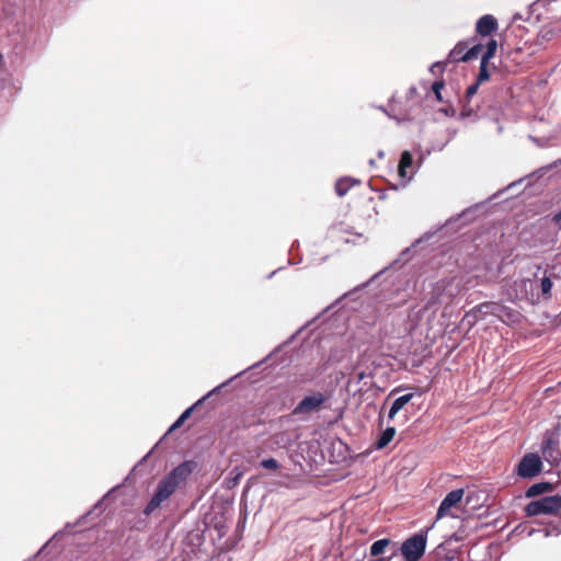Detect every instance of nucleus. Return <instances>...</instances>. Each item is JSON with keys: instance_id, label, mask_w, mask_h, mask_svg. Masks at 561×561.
Here are the masks:
<instances>
[{"instance_id": "nucleus-1", "label": "nucleus", "mask_w": 561, "mask_h": 561, "mask_svg": "<svg viewBox=\"0 0 561 561\" xmlns=\"http://www.w3.org/2000/svg\"><path fill=\"white\" fill-rule=\"evenodd\" d=\"M197 463L193 460H185L175 467L158 484L154 494L144 510L146 515H150L164 501H167L179 488L185 484L190 474L196 469Z\"/></svg>"}, {"instance_id": "nucleus-2", "label": "nucleus", "mask_w": 561, "mask_h": 561, "mask_svg": "<svg viewBox=\"0 0 561 561\" xmlns=\"http://www.w3.org/2000/svg\"><path fill=\"white\" fill-rule=\"evenodd\" d=\"M527 516L561 515V494L543 496L529 502L525 507Z\"/></svg>"}, {"instance_id": "nucleus-3", "label": "nucleus", "mask_w": 561, "mask_h": 561, "mask_svg": "<svg viewBox=\"0 0 561 561\" xmlns=\"http://www.w3.org/2000/svg\"><path fill=\"white\" fill-rule=\"evenodd\" d=\"M457 293L458 290L454 287L451 279H440L435 283L425 308L431 309L437 305H448L453 301Z\"/></svg>"}, {"instance_id": "nucleus-4", "label": "nucleus", "mask_w": 561, "mask_h": 561, "mask_svg": "<svg viewBox=\"0 0 561 561\" xmlns=\"http://www.w3.org/2000/svg\"><path fill=\"white\" fill-rule=\"evenodd\" d=\"M426 537L423 534H415L408 538L401 546V553L405 561H419L424 554Z\"/></svg>"}, {"instance_id": "nucleus-5", "label": "nucleus", "mask_w": 561, "mask_h": 561, "mask_svg": "<svg viewBox=\"0 0 561 561\" xmlns=\"http://www.w3.org/2000/svg\"><path fill=\"white\" fill-rule=\"evenodd\" d=\"M328 401V397L322 392H314L305 397L293 410V415H306L319 411Z\"/></svg>"}, {"instance_id": "nucleus-6", "label": "nucleus", "mask_w": 561, "mask_h": 561, "mask_svg": "<svg viewBox=\"0 0 561 561\" xmlns=\"http://www.w3.org/2000/svg\"><path fill=\"white\" fill-rule=\"evenodd\" d=\"M542 470V462L538 455L527 454L525 455L516 468V473L520 478H534L539 474Z\"/></svg>"}, {"instance_id": "nucleus-7", "label": "nucleus", "mask_w": 561, "mask_h": 561, "mask_svg": "<svg viewBox=\"0 0 561 561\" xmlns=\"http://www.w3.org/2000/svg\"><path fill=\"white\" fill-rule=\"evenodd\" d=\"M463 494L465 491L462 489L450 491L442 501L437 510L436 519H440L447 516L453 507H457L461 503Z\"/></svg>"}, {"instance_id": "nucleus-8", "label": "nucleus", "mask_w": 561, "mask_h": 561, "mask_svg": "<svg viewBox=\"0 0 561 561\" xmlns=\"http://www.w3.org/2000/svg\"><path fill=\"white\" fill-rule=\"evenodd\" d=\"M497 27V20L492 14H485L477 21L476 33L482 37H486L494 33Z\"/></svg>"}, {"instance_id": "nucleus-9", "label": "nucleus", "mask_w": 561, "mask_h": 561, "mask_svg": "<svg viewBox=\"0 0 561 561\" xmlns=\"http://www.w3.org/2000/svg\"><path fill=\"white\" fill-rule=\"evenodd\" d=\"M504 323H517L520 320V313L507 306L497 302L495 314Z\"/></svg>"}, {"instance_id": "nucleus-10", "label": "nucleus", "mask_w": 561, "mask_h": 561, "mask_svg": "<svg viewBox=\"0 0 561 561\" xmlns=\"http://www.w3.org/2000/svg\"><path fill=\"white\" fill-rule=\"evenodd\" d=\"M467 48V41L458 42L455 45V47L449 51L446 62H467V59H465Z\"/></svg>"}, {"instance_id": "nucleus-11", "label": "nucleus", "mask_w": 561, "mask_h": 561, "mask_svg": "<svg viewBox=\"0 0 561 561\" xmlns=\"http://www.w3.org/2000/svg\"><path fill=\"white\" fill-rule=\"evenodd\" d=\"M413 398V393H407L404 396H401L399 398H397L390 410H389V413H388V419L389 420H393L396 414L405 405L408 404Z\"/></svg>"}, {"instance_id": "nucleus-12", "label": "nucleus", "mask_w": 561, "mask_h": 561, "mask_svg": "<svg viewBox=\"0 0 561 561\" xmlns=\"http://www.w3.org/2000/svg\"><path fill=\"white\" fill-rule=\"evenodd\" d=\"M412 163H413V157H412L411 152L408 150L403 151L401 154L400 161H399V167H398L399 175L402 179L407 178L408 169H410L412 167Z\"/></svg>"}, {"instance_id": "nucleus-13", "label": "nucleus", "mask_w": 561, "mask_h": 561, "mask_svg": "<svg viewBox=\"0 0 561 561\" xmlns=\"http://www.w3.org/2000/svg\"><path fill=\"white\" fill-rule=\"evenodd\" d=\"M552 489H553V485L551 483L539 482V483H535L530 488H528L525 495H526V497H535V496H538L546 492H549Z\"/></svg>"}, {"instance_id": "nucleus-14", "label": "nucleus", "mask_w": 561, "mask_h": 561, "mask_svg": "<svg viewBox=\"0 0 561 561\" xmlns=\"http://www.w3.org/2000/svg\"><path fill=\"white\" fill-rule=\"evenodd\" d=\"M357 183H358V181L353 180L351 178L340 179L335 183V192L339 196H344L351 190V187Z\"/></svg>"}, {"instance_id": "nucleus-15", "label": "nucleus", "mask_w": 561, "mask_h": 561, "mask_svg": "<svg viewBox=\"0 0 561 561\" xmlns=\"http://www.w3.org/2000/svg\"><path fill=\"white\" fill-rule=\"evenodd\" d=\"M396 435V428L390 426V427H387L380 435V437L378 438L377 443H376V447L378 449H382L385 448L394 437Z\"/></svg>"}, {"instance_id": "nucleus-16", "label": "nucleus", "mask_w": 561, "mask_h": 561, "mask_svg": "<svg viewBox=\"0 0 561 561\" xmlns=\"http://www.w3.org/2000/svg\"><path fill=\"white\" fill-rule=\"evenodd\" d=\"M497 49V42L494 38H491L485 45V51L481 56V60L484 62H490V60L495 56Z\"/></svg>"}, {"instance_id": "nucleus-17", "label": "nucleus", "mask_w": 561, "mask_h": 561, "mask_svg": "<svg viewBox=\"0 0 561 561\" xmlns=\"http://www.w3.org/2000/svg\"><path fill=\"white\" fill-rule=\"evenodd\" d=\"M490 77H491L490 62H484L481 60L476 81L478 82V84H482V83L489 81Z\"/></svg>"}, {"instance_id": "nucleus-18", "label": "nucleus", "mask_w": 561, "mask_h": 561, "mask_svg": "<svg viewBox=\"0 0 561 561\" xmlns=\"http://www.w3.org/2000/svg\"><path fill=\"white\" fill-rule=\"evenodd\" d=\"M496 306H497V302L485 301V302H482V304L478 305L474 308V311L481 313L483 317H485L488 314L494 316L495 314Z\"/></svg>"}, {"instance_id": "nucleus-19", "label": "nucleus", "mask_w": 561, "mask_h": 561, "mask_svg": "<svg viewBox=\"0 0 561 561\" xmlns=\"http://www.w3.org/2000/svg\"><path fill=\"white\" fill-rule=\"evenodd\" d=\"M390 539L383 538L375 541L370 546V554L377 557L385 552V549L390 545Z\"/></svg>"}, {"instance_id": "nucleus-20", "label": "nucleus", "mask_w": 561, "mask_h": 561, "mask_svg": "<svg viewBox=\"0 0 561 561\" xmlns=\"http://www.w3.org/2000/svg\"><path fill=\"white\" fill-rule=\"evenodd\" d=\"M467 42H468V44L470 43V41H467ZM482 50H483L482 44H474L471 47L468 46L465 59H467V61L477 59L479 57V55L482 53Z\"/></svg>"}, {"instance_id": "nucleus-21", "label": "nucleus", "mask_w": 561, "mask_h": 561, "mask_svg": "<svg viewBox=\"0 0 561 561\" xmlns=\"http://www.w3.org/2000/svg\"><path fill=\"white\" fill-rule=\"evenodd\" d=\"M461 115L466 117H477L478 116V108L477 106L471 104V100L468 101L465 99Z\"/></svg>"}, {"instance_id": "nucleus-22", "label": "nucleus", "mask_w": 561, "mask_h": 561, "mask_svg": "<svg viewBox=\"0 0 561 561\" xmlns=\"http://www.w3.org/2000/svg\"><path fill=\"white\" fill-rule=\"evenodd\" d=\"M194 407L186 409L180 417L174 422V424L170 427V431H173L180 427L192 414Z\"/></svg>"}, {"instance_id": "nucleus-23", "label": "nucleus", "mask_w": 561, "mask_h": 561, "mask_svg": "<svg viewBox=\"0 0 561 561\" xmlns=\"http://www.w3.org/2000/svg\"><path fill=\"white\" fill-rule=\"evenodd\" d=\"M261 466L267 470H277L279 468V463L274 458L263 459L261 461Z\"/></svg>"}, {"instance_id": "nucleus-24", "label": "nucleus", "mask_w": 561, "mask_h": 561, "mask_svg": "<svg viewBox=\"0 0 561 561\" xmlns=\"http://www.w3.org/2000/svg\"><path fill=\"white\" fill-rule=\"evenodd\" d=\"M445 87V83L444 81H435L432 85V90L437 99V101L442 102L443 99H442V94H440V90L444 89Z\"/></svg>"}, {"instance_id": "nucleus-25", "label": "nucleus", "mask_w": 561, "mask_h": 561, "mask_svg": "<svg viewBox=\"0 0 561 561\" xmlns=\"http://www.w3.org/2000/svg\"><path fill=\"white\" fill-rule=\"evenodd\" d=\"M552 288V282L549 277H543L541 279V291L543 295H549Z\"/></svg>"}, {"instance_id": "nucleus-26", "label": "nucleus", "mask_w": 561, "mask_h": 561, "mask_svg": "<svg viewBox=\"0 0 561 561\" xmlns=\"http://www.w3.org/2000/svg\"><path fill=\"white\" fill-rule=\"evenodd\" d=\"M479 85L480 84H478L477 81L473 84L469 85L466 91L465 99L470 101L473 98V95L478 92Z\"/></svg>"}, {"instance_id": "nucleus-27", "label": "nucleus", "mask_w": 561, "mask_h": 561, "mask_svg": "<svg viewBox=\"0 0 561 561\" xmlns=\"http://www.w3.org/2000/svg\"><path fill=\"white\" fill-rule=\"evenodd\" d=\"M368 376H370V374L366 373L365 370L357 371L355 374L356 382L359 383L362 380H364Z\"/></svg>"}, {"instance_id": "nucleus-28", "label": "nucleus", "mask_w": 561, "mask_h": 561, "mask_svg": "<svg viewBox=\"0 0 561 561\" xmlns=\"http://www.w3.org/2000/svg\"><path fill=\"white\" fill-rule=\"evenodd\" d=\"M551 220L556 226L561 227V209L552 216Z\"/></svg>"}, {"instance_id": "nucleus-29", "label": "nucleus", "mask_w": 561, "mask_h": 561, "mask_svg": "<svg viewBox=\"0 0 561 561\" xmlns=\"http://www.w3.org/2000/svg\"><path fill=\"white\" fill-rule=\"evenodd\" d=\"M435 68H442L443 69V64L440 62H436L432 66L431 70L434 71Z\"/></svg>"}]
</instances>
